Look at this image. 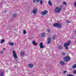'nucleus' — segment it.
I'll return each mask as SVG.
<instances>
[{
  "label": "nucleus",
  "instance_id": "obj_25",
  "mask_svg": "<svg viewBox=\"0 0 76 76\" xmlns=\"http://www.w3.org/2000/svg\"><path fill=\"white\" fill-rule=\"evenodd\" d=\"M17 16V14H14L13 15V17H16Z\"/></svg>",
  "mask_w": 76,
  "mask_h": 76
},
{
  "label": "nucleus",
  "instance_id": "obj_14",
  "mask_svg": "<svg viewBox=\"0 0 76 76\" xmlns=\"http://www.w3.org/2000/svg\"><path fill=\"white\" fill-rule=\"evenodd\" d=\"M48 4H49V5H50V6L51 5H53V3H52V2H51V1L50 0H49L48 1Z\"/></svg>",
  "mask_w": 76,
  "mask_h": 76
},
{
  "label": "nucleus",
  "instance_id": "obj_38",
  "mask_svg": "<svg viewBox=\"0 0 76 76\" xmlns=\"http://www.w3.org/2000/svg\"><path fill=\"white\" fill-rule=\"evenodd\" d=\"M75 34H76V31H75Z\"/></svg>",
  "mask_w": 76,
  "mask_h": 76
},
{
  "label": "nucleus",
  "instance_id": "obj_1",
  "mask_svg": "<svg viewBox=\"0 0 76 76\" xmlns=\"http://www.w3.org/2000/svg\"><path fill=\"white\" fill-rule=\"evenodd\" d=\"M70 44V41H68V42H66V44H65L64 45V47H65L66 50H68L69 48L67 47L68 46H69Z\"/></svg>",
  "mask_w": 76,
  "mask_h": 76
},
{
  "label": "nucleus",
  "instance_id": "obj_9",
  "mask_svg": "<svg viewBox=\"0 0 76 76\" xmlns=\"http://www.w3.org/2000/svg\"><path fill=\"white\" fill-rule=\"evenodd\" d=\"M48 44H50V42H51V39L50 38H48Z\"/></svg>",
  "mask_w": 76,
  "mask_h": 76
},
{
  "label": "nucleus",
  "instance_id": "obj_31",
  "mask_svg": "<svg viewBox=\"0 0 76 76\" xmlns=\"http://www.w3.org/2000/svg\"><path fill=\"white\" fill-rule=\"evenodd\" d=\"M42 42H41L40 43V46H41V45H42Z\"/></svg>",
  "mask_w": 76,
  "mask_h": 76
},
{
  "label": "nucleus",
  "instance_id": "obj_28",
  "mask_svg": "<svg viewBox=\"0 0 76 76\" xmlns=\"http://www.w3.org/2000/svg\"><path fill=\"white\" fill-rule=\"evenodd\" d=\"M56 38V35H54V36L53 37V40L54 39H55V38Z\"/></svg>",
  "mask_w": 76,
  "mask_h": 76
},
{
  "label": "nucleus",
  "instance_id": "obj_26",
  "mask_svg": "<svg viewBox=\"0 0 76 76\" xmlns=\"http://www.w3.org/2000/svg\"><path fill=\"white\" fill-rule=\"evenodd\" d=\"M73 73H74V74H76V70H74Z\"/></svg>",
  "mask_w": 76,
  "mask_h": 76
},
{
  "label": "nucleus",
  "instance_id": "obj_20",
  "mask_svg": "<svg viewBox=\"0 0 76 76\" xmlns=\"http://www.w3.org/2000/svg\"><path fill=\"white\" fill-rule=\"evenodd\" d=\"M40 48L41 49V48H44V45H41L40 46Z\"/></svg>",
  "mask_w": 76,
  "mask_h": 76
},
{
  "label": "nucleus",
  "instance_id": "obj_13",
  "mask_svg": "<svg viewBox=\"0 0 76 76\" xmlns=\"http://www.w3.org/2000/svg\"><path fill=\"white\" fill-rule=\"evenodd\" d=\"M3 75H4V72H3V71H1L0 72V76H3Z\"/></svg>",
  "mask_w": 76,
  "mask_h": 76
},
{
  "label": "nucleus",
  "instance_id": "obj_35",
  "mask_svg": "<svg viewBox=\"0 0 76 76\" xmlns=\"http://www.w3.org/2000/svg\"><path fill=\"white\" fill-rule=\"evenodd\" d=\"M1 54H3V51H1Z\"/></svg>",
  "mask_w": 76,
  "mask_h": 76
},
{
  "label": "nucleus",
  "instance_id": "obj_32",
  "mask_svg": "<svg viewBox=\"0 0 76 76\" xmlns=\"http://www.w3.org/2000/svg\"><path fill=\"white\" fill-rule=\"evenodd\" d=\"M74 6L75 7H76V2H75V4H74Z\"/></svg>",
  "mask_w": 76,
  "mask_h": 76
},
{
  "label": "nucleus",
  "instance_id": "obj_40",
  "mask_svg": "<svg viewBox=\"0 0 76 76\" xmlns=\"http://www.w3.org/2000/svg\"><path fill=\"white\" fill-rule=\"evenodd\" d=\"M16 29H15V31H16Z\"/></svg>",
  "mask_w": 76,
  "mask_h": 76
},
{
  "label": "nucleus",
  "instance_id": "obj_23",
  "mask_svg": "<svg viewBox=\"0 0 76 76\" xmlns=\"http://www.w3.org/2000/svg\"><path fill=\"white\" fill-rule=\"evenodd\" d=\"M23 34H26V31L25 30H24L23 31Z\"/></svg>",
  "mask_w": 76,
  "mask_h": 76
},
{
  "label": "nucleus",
  "instance_id": "obj_11",
  "mask_svg": "<svg viewBox=\"0 0 76 76\" xmlns=\"http://www.w3.org/2000/svg\"><path fill=\"white\" fill-rule=\"evenodd\" d=\"M37 10L34 9L32 11L33 13L34 14H35L37 13Z\"/></svg>",
  "mask_w": 76,
  "mask_h": 76
},
{
  "label": "nucleus",
  "instance_id": "obj_18",
  "mask_svg": "<svg viewBox=\"0 0 76 76\" xmlns=\"http://www.w3.org/2000/svg\"><path fill=\"white\" fill-rule=\"evenodd\" d=\"M61 48H62V46H59L58 47V48L59 50H60Z\"/></svg>",
  "mask_w": 76,
  "mask_h": 76
},
{
  "label": "nucleus",
  "instance_id": "obj_16",
  "mask_svg": "<svg viewBox=\"0 0 76 76\" xmlns=\"http://www.w3.org/2000/svg\"><path fill=\"white\" fill-rule=\"evenodd\" d=\"M45 36V33H43L42 34V37H44Z\"/></svg>",
  "mask_w": 76,
  "mask_h": 76
},
{
  "label": "nucleus",
  "instance_id": "obj_39",
  "mask_svg": "<svg viewBox=\"0 0 76 76\" xmlns=\"http://www.w3.org/2000/svg\"><path fill=\"white\" fill-rule=\"evenodd\" d=\"M61 7L62 8V6H61Z\"/></svg>",
  "mask_w": 76,
  "mask_h": 76
},
{
  "label": "nucleus",
  "instance_id": "obj_19",
  "mask_svg": "<svg viewBox=\"0 0 76 76\" xmlns=\"http://www.w3.org/2000/svg\"><path fill=\"white\" fill-rule=\"evenodd\" d=\"M75 68H76V64H74V65L72 67V68L73 69H75Z\"/></svg>",
  "mask_w": 76,
  "mask_h": 76
},
{
  "label": "nucleus",
  "instance_id": "obj_12",
  "mask_svg": "<svg viewBox=\"0 0 76 76\" xmlns=\"http://www.w3.org/2000/svg\"><path fill=\"white\" fill-rule=\"evenodd\" d=\"M9 44L10 46H13L14 45V43L12 42H9Z\"/></svg>",
  "mask_w": 76,
  "mask_h": 76
},
{
  "label": "nucleus",
  "instance_id": "obj_6",
  "mask_svg": "<svg viewBox=\"0 0 76 76\" xmlns=\"http://www.w3.org/2000/svg\"><path fill=\"white\" fill-rule=\"evenodd\" d=\"M48 13V11L47 10H45L43 12H41V15H45Z\"/></svg>",
  "mask_w": 76,
  "mask_h": 76
},
{
  "label": "nucleus",
  "instance_id": "obj_36",
  "mask_svg": "<svg viewBox=\"0 0 76 76\" xmlns=\"http://www.w3.org/2000/svg\"><path fill=\"white\" fill-rule=\"evenodd\" d=\"M15 61H16V62H17V63H18V60H16Z\"/></svg>",
  "mask_w": 76,
  "mask_h": 76
},
{
  "label": "nucleus",
  "instance_id": "obj_15",
  "mask_svg": "<svg viewBox=\"0 0 76 76\" xmlns=\"http://www.w3.org/2000/svg\"><path fill=\"white\" fill-rule=\"evenodd\" d=\"M20 55L21 56H22V57H23V56H25V52H21Z\"/></svg>",
  "mask_w": 76,
  "mask_h": 76
},
{
  "label": "nucleus",
  "instance_id": "obj_37",
  "mask_svg": "<svg viewBox=\"0 0 76 76\" xmlns=\"http://www.w3.org/2000/svg\"><path fill=\"white\" fill-rule=\"evenodd\" d=\"M5 48H4L3 49V50H5Z\"/></svg>",
  "mask_w": 76,
  "mask_h": 76
},
{
  "label": "nucleus",
  "instance_id": "obj_41",
  "mask_svg": "<svg viewBox=\"0 0 76 76\" xmlns=\"http://www.w3.org/2000/svg\"><path fill=\"white\" fill-rule=\"evenodd\" d=\"M15 67H16V66H15Z\"/></svg>",
  "mask_w": 76,
  "mask_h": 76
},
{
  "label": "nucleus",
  "instance_id": "obj_34",
  "mask_svg": "<svg viewBox=\"0 0 76 76\" xmlns=\"http://www.w3.org/2000/svg\"><path fill=\"white\" fill-rule=\"evenodd\" d=\"M66 73V71H64V74H65V73Z\"/></svg>",
  "mask_w": 76,
  "mask_h": 76
},
{
  "label": "nucleus",
  "instance_id": "obj_4",
  "mask_svg": "<svg viewBox=\"0 0 76 76\" xmlns=\"http://www.w3.org/2000/svg\"><path fill=\"white\" fill-rule=\"evenodd\" d=\"M12 53L13 54V56L15 58V59L18 58V56H17L16 53L15 51V50H13Z\"/></svg>",
  "mask_w": 76,
  "mask_h": 76
},
{
  "label": "nucleus",
  "instance_id": "obj_21",
  "mask_svg": "<svg viewBox=\"0 0 76 76\" xmlns=\"http://www.w3.org/2000/svg\"><path fill=\"white\" fill-rule=\"evenodd\" d=\"M66 76H75L74 75H72V74H67Z\"/></svg>",
  "mask_w": 76,
  "mask_h": 76
},
{
  "label": "nucleus",
  "instance_id": "obj_29",
  "mask_svg": "<svg viewBox=\"0 0 76 76\" xmlns=\"http://www.w3.org/2000/svg\"><path fill=\"white\" fill-rule=\"evenodd\" d=\"M63 4H67V3L65 2H63Z\"/></svg>",
  "mask_w": 76,
  "mask_h": 76
},
{
  "label": "nucleus",
  "instance_id": "obj_27",
  "mask_svg": "<svg viewBox=\"0 0 76 76\" xmlns=\"http://www.w3.org/2000/svg\"><path fill=\"white\" fill-rule=\"evenodd\" d=\"M47 31L49 33H50V29H48L47 30Z\"/></svg>",
  "mask_w": 76,
  "mask_h": 76
},
{
  "label": "nucleus",
  "instance_id": "obj_2",
  "mask_svg": "<svg viewBox=\"0 0 76 76\" xmlns=\"http://www.w3.org/2000/svg\"><path fill=\"white\" fill-rule=\"evenodd\" d=\"M71 59L70 58L69 56H67L64 58V61H66V62L70 61Z\"/></svg>",
  "mask_w": 76,
  "mask_h": 76
},
{
  "label": "nucleus",
  "instance_id": "obj_17",
  "mask_svg": "<svg viewBox=\"0 0 76 76\" xmlns=\"http://www.w3.org/2000/svg\"><path fill=\"white\" fill-rule=\"evenodd\" d=\"M3 42H4V40L3 39H1V41L0 42V43H1V44H3Z\"/></svg>",
  "mask_w": 76,
  "mask_h": 76
},
{
  "label": "nucleus",
  "instance_id": "obj_5",
  "mask_svg": "<svg viewBox=\"0 0 76 76\" xmlns=\"http://www.w3.org/2000/svg\"><path fill=\"white\" fill-rule=\"evenodd\" d=\"M61 11V9H60V8L58 7H56L55 10V11L56 13H60Z\"/></svg>",
  "mask_w": 76,
  "mask_h": 76
},
{
  "label": "nucleus",
  "instance_id": "obj_24",
  "mask_svg": "<svg viewBox=\"0 0 76 76\" xmlns=\"http://www.w3.org/2000/svg\"><path fill=\"white\" fill-rule=\"evenodd\" d=\"M66 23H70V22L68 20H66Z\"/></svg>",
  "mask_w": 76,
  "mask_h": 76
},
{
  "label": "nucleus",
  "instance_id": "obj_33",
  "mask_svg": "<svg viewBox=\"0 0 76 76\" xmlns=\"http://www.w3.org/2000/svg\"><path fill=\"white\" fill-rule=\"evenodd\" d=\"M62 55H63V56H64V55H65V53H63Z\"/></svg>",
  "mask_w": 76,
  "mask_h": 76
},
{
  "label": "nucleus",
  "instance_id": "obj_30",
  "mask_svg": "<svg viewBox=\"0 0 76 76\" xmlns=\"http://www.w3.org/2000/svg\"><path fill=\"white\" fill-rule=\"evenodd\" d=\"M40 4H42V1L41 0L40 1Z\"/></svg>",
  "mask_w": 76,
  "mask_h": 76
},
{
  "label": "nucleus",
  "instance_id": "obj_3",
  "mask_svg": "<svg viewBox=\"0 0 76 76\" xmlns=\"http://www.w3.org/2000/svg\"><path fill=\"white\" fill-rule=\"evenodd\" d=\"M54 27H57V28H61V25L58 23H54L53 25Z\"/></svg>",
  "mask_w": 76,
  "mask_h": 76
},
{
  "label": "nucleus",
  "instance_id": "obj_22",
  "mask_svg": "<svg viewBox=\"0 0 76 76\" xmlns=\"http://www.w3.org/2000/svg\"><path fill=\"white\" fill-rule=\"evenodd\" d=\"M32 42V44H33V45H35V43H36V42H35V41H33Z\"/></svg>",
  "mask_w": 76,
  "mask_h": 76
},
{
  "label": "nucleus",
  "instance_id": "obj_8",
  "mask_svg": "<svg viewBox=\"0 0 76 76\" xmlns=\"http://www.w3.org/2000/svg\"><path fill=\"white\" fill-rule=\"evenodd\" d=\"M28 67L29 68H32V67H34V65L32 64H28Z\"/></svg>",
  "mask_w": 76,
  "mask_h": 76
},
{
  "label": "nucleus",
  "instance_id": "obj_10",
  "mask_svg": "<svg viewBox=\"0 0 76 76\" xmlns=\"http://www.w3.org/2000/svg\"><path fill=\"white\" fill-rule=\"evenodd\" d=\"M40 1V0H33V2L34 3H38Z\"/></svg>",
  "mask_w": 76,
  "mask_h": 76
},
{
  "label": "nucleus",
  "instance_id": "obj_7",
  "mask_svg": "<svg viewBox=\"0 0 76 76\" xmlns=\"http://www.w3.org/2000/svg\"><path fill=\"white\" fill-rule=\"evenodd\" d=\"M59 63L61 66H64L66 64L65 63L62 61H60Z\"/></svg>",
  "mask_w": 76,
  "mask_h": 76
}]
</instances>
